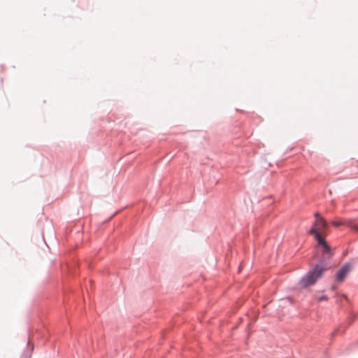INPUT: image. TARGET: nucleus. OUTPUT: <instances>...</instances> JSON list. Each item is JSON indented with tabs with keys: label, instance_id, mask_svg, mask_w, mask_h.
Wrapping results in <instances>:
<instances>
[{
	"label": "nucleus",
	"instance_id": "9",
	"mask_svg": "<svg viewBox=\"0 0 358 358\" xmlns=\"http://www.w3.org/2000/svg\"><path fill=\"white\" fill-rule=\"evenodd\" d=\"M21 358H30V355L28 356H22Z\"/></svg>",
	"mask_w": 358,
	"mask_h": 358
},
{
	"label": "nucleus",
	"instance_id": "4",
	"mask_svg": "<svg viewBox=\"0 0 358 358\" xmlns=\"http://www.w3.org/2000/svg\"><path fill=\"white\" fill-rule=\"evenodd\" d=\"M331 223L336 227H338L341 226V225H345V226L350 227L351 229L358 232V226L355 224L352 221H350V220L349 221H346V222L333 221Z\"/></svg>",
	"mask_w": 358,
	"mask_h": 358
},
{
	"label": "nucleus",
	"instance_id": "8",
	"mask_svg": "<svg viewBox=\"0 0 358 358\" xmlns=\"http://www.w3.org/2000/svg\"><path fill=\"white\" fill-rule=\"evenodd\" d=\"M314 216L316 218V220H315V224H316L317 222V221H320V217H321V216L319 213H315L314 214Z\"/></svg>",
	"mask_w": 358,
	"mask_h": 358
},
{
	"label": "nucleus",
	"instance_id": "2",
	"mask_svg": "<svg viewBox=\"0 0 358 358\" xmlns=\"http://www.w3.org/2000/svg\"><path fill=\"white\" fill-rule=\"evenodd\" d=\"M350 268L351 264L350 263L343 264L336 273V281L338 282H343L350 272Z\"/></svg>",
	"mask_w": 358,
	"mask_h": 358
},
{
	"label": "nucleus",
	"instance_id": "5",
	"mask_svg": "<svg viewBox=\"0 0 358 358\" xmlns=\"http://www.w3.org/2000/svg\"><path fill=\"white\" fill-rule=\"evenodd\" d=\"M333 254L331 249L328 243L322 246V256L324 259H329L332 257Z\"/></svg>",
	"mask_w": 358,
	"mask_h": 358
},
{
	"label": "nucleus",
	"instance_id": "11",
	"mask_svg": "<svg viewBox=\"0 0 358 358\" xmlns=\"http://www.w3.org/2000/svg\"><path fill=\"white\" fill-rule=\"evenodd\" d=\"M336 334V331L332 333V336H334Z\"/></svg>",
	"mask_w": 358,
	"mask_h": 358
},
{
	"label": "nucleus",
	"instance_id": "10",
	"mask_svg": "<svg viewBox=\"0 0 358 358\" xmlns=\"http://www.w3.org/2000/svg\"><path fill=\"white\" fill-rule=\"evenodd\" d=\"M343 297H344L347 301H348V296H347L346 295L343 294Z\"/></svg>",
	"mask_w": 358,
	"mask_h": 358
},
{
	"label": "nucleus",
	"instance_id": "6",
	"mask_svg": "<svg viewBox=\"0 0 358 358\" xmlns=\"http://www.w3.org/2000/svg\"><path fill=\"white\" fill-rule=\"evenodd\" d=\"M327 226L328 224L327 221L322 217H320V221H317L316 224L315 222L313 227H315L317 229H318L319 231L320 229H326L327 228Z\"/></svg>",
	"mask_w": 358,
	"mask_h": 358
},
{
	"label": "nucleus",
	"instance_id": "3",
	"mask_svg": "<svg viewBox=\"0 0 358 358\" xmlns=\"http://www.w3.org/2000/svg\"><path fill=\"white\" fill-rule=\"evenodd\" d=\"M309 234L313 235L315 238L317 240L318 245L322 247L324 245V244L327 243V241L321 236L320 232L318 231V229L315 227H312L309 230Z\"/></svg>",
	"mask_w": 358,
	"mask_h": 358
},
{
	"label": "nucleus",
	"instance_id": "1",
	"mask_svg": "<svg viewBox=\"0 0 358 358\" xmlns=\"http://www.w3.org/2000/svg\"><path fill=\"white\" fill-rule=\"evenodd\" d=\"M327 266L322 260L316 264L314 267L308 271L299 282V285L301 288H307L314 285L319 279L322 277L324 272L326 271Z\"/></svg>",
	"mask_w": 358,
	"mask_h": 358
},
{
	"label": "nucleus",
	"instance_id": "7",
	"mask_svg": "<svg viewBox=\"0 0 358 358\" xmlns=\"http://www.w3.org/2000/svg\"><path fill=\"white\" fill-rule=\"evenodd\" d=\"M327 299H328V297L326 295H322L317 298V301L319 302L322 301H327Z\"/></svg>",
	"mask_w": 358,
	"mask_h": 358
}]
</instances>
